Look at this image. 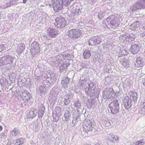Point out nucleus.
<instances>
[{
	"instance_id": "30",
	"label": "nucleus",
	"mask_w": 145,
	"mask_h": 145,
	"mask_svg": "<svg viewBox=\"0 0 145 145\" xmlns=\"http://www.w3.org/2000/svg\"><path fill=\"white\" fill-rule=\"evenodd\" d=\"M27 1V0H23V2L24 3H26V2Z\"/></svg>"
},
{
	"instance_id": "14",
	"label": "nucleus",
	"mask_w": 145,
	"mask_h": 145,
	"mask_svg": "<svg viewBox=\"0 0 145 145\" xmlns=\"http://www.w3.org/2000/svg\"><path fill=\"white\" fill-rule=\"evenodd\" d=\"M24 139L23 138L17 139L13 141V144L15 145H19L23 143Z\"/></svg>"
},
{
	"instance_id": "23",
	"label": "nucleus",
	"mask_w": 145,
	"mask_h": 145,
	"mask_svg": "<svg viewBox=\"0 0 145 145\" xmlns=\"http://www.w3.org/2000/svg\"><path fill=\"white\" fill-rule=\"evenodd\" d=\"M122 65L124 68H127L129 67V62L125 61L122 63Z\"/></svg>"
},
{
	"instance_id": "29",
	"label": "nucleus",
	"mask_w": 145,
	"mask_h": 145,
	"mask_svg": "<svg viewBox=\"0 0 145 145\" xmlns=\"http://www.w3.org/2000/svg\"><path fill=\"white\" fill-rule=\"evenodd\" d=\"M143 84L145 86V77L144 78V80L143 81Z\"/></svg>"
},
{
	"instance_id": "31",
	"label": "nucleus",
	"mask_w": 145,
	"mask_h": 145,
	"mask_svg": "<svg viewBox=\"0 0 145 145\" xmlns=\"http://www.w3.org/2000/svg\"><path fill=\"white\" fill-rule=\"evenodd\" d=\"M85 145H91V144H86Z\"/></svg>"
},
{
	"instance_id": "34",
	"label": "nucleus",
	"mask_w": 145,
	"mask_h": 145,
	"mask_svg": "<svg viewBox=\"0 0 145 145\" xmlns=\"http://www.w3.org/2000/svg\"><path fill=\"white\" fill-rule=\"evenodd\" d=\"M67 59L68 60H69V59H71V58H70V57L69 58H67Z\"/></svg>"
},
{
	"instance_id": "22",
	"label": "nucleus",
	"mask_w": 145,
	"mask_h": 145,
	"mask_svg": "<svg viewBox=\"0 0 145 145\" xmlns=\"http://www.w3.org/2000/svg\"><path fill=\"white\" fill-rule=\"evenodd\" d=\"M11 133L12 135L16 136L17 135L18 132L16 129H14L11 131Z\"/></svg>"
},
{
	"instance_id": "19",
	"label": "nucleus",
	"mask_w": 145,
	"mask_h": 145,
	"mask_svg": "<svg viewBox=\"0 0 145 145\" xmlns=\"http://www.w3.org/2000/svg\"><path fill=\"white\" fill-rule=\"evenodd\" d=\"M73 0H62V3L63 5H68L70 4L71 1Z\"/></svg>"
},
{
	"instance_id": "16",
	"label": "nucleus",
	"mask_w": 145,
	"mask_h": 145,
	"mask_svg": "<svg viewBox=\"0 0 145 145\" xmlns=\"http://www.w3.org/2000/svg\"><path fill=\"white\" fill-rule=\"evenodd\" d=\"M129 94L134 100L137 99V94L136 93L132 91H131L129 92Z\"/></svg>"
},
{
	"instance_id": "18",
	"label": "nucleus",
	"mask_w": 145,
	"mask_h": 145,
	"mask_svg": "<svg viewBox=\"0 0 145 145\" xmlns=\"http://www.w3.org/2000/svg\"><path fill=\"white\" fill-rule=\"evenodd\" d=\"M145 142L143 141V140H141L138 141H136L134 143V145H144V144Z\"/></svg>"
},
{
	"instance_id": "35",
	"label": "nucleus",
	"mask_w": 145,
	"mask_h": 145,
	"mask_svg": "<svg viewBox=\"0 0 145 145\" xmlns=\"http://www.w3.org/2000/svg\"><path fill=\"white\" fill-rule=\"evenodd\" d=\"M1 127V130H2V127H1H1Z\"/></svg>"
},
{
	"instance_id": "6",
	"label": "nucleus",
	"mask_w": 145,
	"mask_h": 145,
	"mask_svg": "<svg viewBox=\"0 0 145 145\" xmlns=\"http://www.w3.org/2000/svg\"><path fill=\"white\" fill-rule=\"evenodd\" d=\"M120 19L117 17H114L113 19L110 21V23L112 27H118L120 25Z\"/></svg>"
},
{
	"instance_id": "11",
	"label": "nucleus",
	"mask_w": 145,
	"mask_h": 145,
	"mask_svg": "<svg viewBox=\"0 0 145 145\" xmlns=\"http://www.w3.org/2000/svg\"><path fill=\"white\" fill-rule=\"evenodd\" d=\"M32 50L35 52V54H37L40 52V48L38 44H36L33 46Z\"/></svg>"
},
{
	"instance_id": "7",
	"label": "nucleus",
	"mask_w": 145,
	"mask_h": 145,
	"mask_svg": "<svg viewBox=\"0 0 145 145\" xmlns=\"http://www.w3.org/2000/svg\"><path fill=\"white\" fill-rule=\"evenodd\" d=\"M85 129L87 131H91L92 130L91 122L90 120L86 121L85 123Z\"/></svg>"
},
{
	"instance_id": "32",
	"label": "nucleus",
	"mask_w": 145,
	"mask_h": 145,
	"mask_svg": "<svg viewBox=\"0 0 145 145\" xmlns=\"http://www.w3.org/2000/svg\"><path fill=\"white\" fill-rule=\"evenodd\" d=\"M136 7V5H134L133 6V7Z\"/></svg>"
},
{
	"instance_id": "25",
	"label": "nucleus",
	"mask_w": 145,
	"mask_h": 145,
	"mask_svg": "<svg viewBox=\"0 0 145 145\" xmlns=\"http://www.w3.org/2000/svg\"><path fill=\"white\" fill-rule=\"evenodd\" d=\"M95 37V42H97V45L99 44L101 42V40H99L98 39H97Z\"/></svg>"
},
{
	"instance_id": "24",
	"label": "nucleus",
	"mask_w": 145,
	"mask_h": 145,
	"mask_svg": "<svg viewBox=\"0 0 145 145\" xmlns=\"http://www.w3.org/2000/svg\"><path fill=\"white\" fill-rule=\"evenodd\" d=\"M74 105L77 107H80V104L78 101H76L74 103Z\"/></svg>"
},
{
	"instance_id": "12",
	"label": "nucleus",
	"mask_w": 145,
	"mask_h": 145,
	"mask_svg": "<svg viewBox=\"0 0 145 145\" xmlns=\"http://www.w3.org/2000/svg\"><path fill=\"white\" fill-rule=\"evenodd\" d=\"M69 81L70 78L68 77H66L65 80L62 81L61 83L63 85H65L64 88H65L68 87V84L69 82Z\"/></svg>"
},
{
	"instance_id": "20",
	"label": "nucleus",
	"mask_w": 145,
	"mask_h": 145,
	"mask_svg": "<svg viewBox=\"0 0 145 145\" xmlns=\"http://www.w3.org/2000/svg\"><path fill=\"white\" fill-rule=\"evenodd\" d=\"M11 58L12 57L11 56H10L8 55L5 56L4 57V59H5V61H6V62H5V63H6V64H8L9 63V62L11 61Z\"/></svg>"
},
{
	"instance_id": "28",
	"label": "nucleus",
	"mask_w": 145,
	"mask_h": 145,
	"mask_svg": "<svg viewBox=\"0 0 145 145\" xmlns=\"http://www.w3.org/2000/svg\"><path fill=\"white\" fill-rule=\"evenodd\" d=\"M70 55L69 54H67L66 55H65V56L67 57H69L70 56Z\"/></svg>"
},
{
	"instance_id": "26",
	"label": "nucleus",
	"mask_w": 145,
	"mask_h": 145,
	"mask_svg": "<svg viewBox=\"0 0 145 145\" xmlns=\"http://www.w3.org/2000/svg\"><path fill=\"white\" fill-rule=\"evenodd\" d=\"M105 125L106 127H109V126L111 125V124L110 122L108 121H106V123L105 124Z\"/></svg>"
},
{
	"instance_id": "9",
	"label": "nucleus",
	"mask_w": 145,
	"mask_h": 145,
	"mask_svg": "<svg viewBox=\"0 0 145 145\" xmlns=\"http://www.w3.org/2000/svg\"><path fill=\"white\" fill-rule=\"evenodd\" d=\"M84 59H88L91 56V53L90 51L88 49H85L84 50L83 53Z\"/></svg>"
},
{
	"instance_id": "17",
	"label": "nucleus",
	"mask_w": 145,
	"mask_h": 145,
	"mask_svg": "<svg viewBox=\"0 0 145 145\" xmlns=\"http://www.w3.org/2000/svg\"><path fill=\"white\" fill-rule=\"evenodd\" d=\"M139 26L138 25V24L137 22L134 23L132 24L130 26V28L133 30H135L136 28L138 27Z\"/></svg>"
},
{
	"instance_id": "2",
	"label": "nucleus",
	"mask_w": 145,
	"mask_h": 145,
	"mask_svg": "<svg viewBox=\"0 0 145 145\" xmlns=\"http://www.w3.org/2000/svg\"><path fill=\"white\" fill-rule=\"evenodd\" d=\"M109 107L111 113L113 115H116L119 112V105L118 101H114L109 105Z\"/></svg>"
},
{
	"instance_id": "1",
	"label": "nucleus",
	"mask_w": 145,
	"mask_h": 145,
	"mask_svg": "<svg viewBox=\"0 0 145 145\" xmlns=\"http://www.w3.org/2000/svg\"><path fill=\"white\" fill-rule=\"evenodd\" d=\"M81 31L79 29H73L69 30L67 33L68 37L73 40L80 38L82 35Z\"/></svg>"
},
{
	"instance_id": "21",
	"label": "nucleus",
	"mask_w": 145,
	"mask_h": 145,
	"mask_svg": "<svg viewBox=\"0 0 145 145\" xmlns=\"http://www.w3.org/2000/svg\"><path fill=\"white\" fill-rule=\"evenodd\" d=\"M35 114L34 111L31 110L29 111V117L30 118H32L35 117Z\"/></svg>"
},
{
	"instance_id": "13",
	"label": "nucleus",
	"mask_w": 145,
	"mask_h": 145,
	"mask_svg": "<svg viewBox=\"0 0 145 145\" xmlns=\"http://www.w3.org/2000/svg\"><path fill=\"white\" fill-rule=\"evenodd\" d=\"M119 138L116 136H112L111 138H110V141L113 142L117 143L119 141Z\"/></svg>"
},
{
	"instance_id": "33",
	"label": "nucleus",
	"mask_w": 145,
	"mask_h": 145,
	"mask_svg": "<svg viewBox=\"0 0 145 145\" xmlns=\"http://www.w3.org/2000/svg\"><path fill=\"white\" fill-rule=\"evenodd\" d=\"M95 145H100V144H99V143H98V144H95Z\"/></svg>"
},
{
	"instance_id": "3",
	"label": "nucleus",
	"mask_w": 145,
	"mask_h": 145,
	"mask_svg": "<svg viewBox=\"0 0 145 145\" xmlns=\"http://www.w3.org/2000/svg\"><path fill=\"white\" fill-rule=\"evenodd\" d=\"M55 25L57 27L62 28L67 25V22L62 17H57L55 20Z\"/></svg>"
},
{
	"instance_id": "10",
	"label": "nucleus",
	"mask_w": 145,
	"mask_h": 145,
	"mask_svg": "<svg viewBox=\"0 0 145 145\" xmlns=\"http://www.w3.org/2000/svg\"><path fill=\"white\" fill-rule=\"evenodd\" d=\"M144 63L142 58L140 57H137L136 60V62L135 64L138 67H140L141 64Z\"/></svg>"
},
{
	"instance_id": "5",
	"label": "nucleus",
	"mask_w": 145,
	"mask_h": 145,
	"mask_svg": "<svg viewBox=\"0 0 145 145\" xmlns=\"http://www.w3.org/2000/svg\"><path fill=\"white\" fill-rule=\"evenodd\" d=\"M131 100L128 96L125 97L123 99V103L125 108L126 109L128 110L131 106Z\"/></svg>"
},
{
	"instance_id": "4",
	"label": "nucleus",
	"mask_w": 145,
	"mask_h": 145,
	"mask_svg": "<svg viewBox=\"0 0 145 145\" xmlns=\"http://www.w3.org/2000/svg\"><path fill=\"white\" fill-rule=\"evenodd\" d=\"M47 32V35L50 38H55L58 34L57 31L52 28H48Z\"/></svg>"
},
{
	"instance_id": "8",
	"label": "nucleus",
	"mask_w": 145,
	"mask_h": 145,
	"mask_svg": "<svg viewBox=\"0 0 145 145\" xmlns=\"http://www.w3.org/2000/svg\"><path fill=\"white\" fill-rule=\"evenodd\" d=\"M139 50L138 46L134 44L132 46L130 49V51L133 54H135L137 53Z\"/></svg>"
},
{
	"instance_id": "15",
	"label": "nucleus",
	"mask_w": 145,
	"mask_h": 145,
	"mask_svg": "<svg viewBox=\"0 0 145 145\" xmlns=\"http://www.w3.org/2000/svg\"><path fill=\"white\" fill-rule=\"evenodd\" d=\"M95 37H93L89 39V40L88 44L89 45L95 46L97 45V44L95 42Z\"/></svg>"
},
{
	"instance_id": "27",
	"label": "nucleus",
	"mask_w": 145,
	"mask_h": 145,
	"mask_svg": "<svg viewBox=\"0 0 145 145\" xmlns=\"http://www.w3.org/2000/svg\"><path fill=\"white\" fill-rule=\"evenodd\" d=\"M58 5H56V6L55 7H54V10H59L60 9L58 7Z\"/></svg>"
}]
</instances>
